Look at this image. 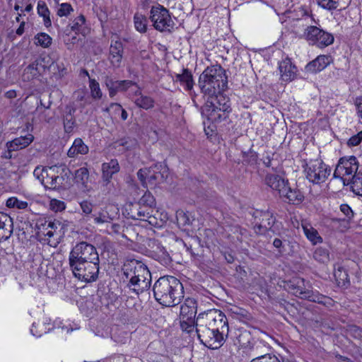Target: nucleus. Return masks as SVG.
Returning <instances> with one entry per match:
<instances>
[{"label": "nucleus", "instance_id": "obj_1", "mask_svg": "<svg viewBox=\"0 0 362 362\" xmlns=\"http://www.w3.org/2000/svg\"><path fill=\"white\" fill-rule=\"evenodd\" d=\"M229 327L225 314L216 309L198 315L195 334L202 344L211 349H219L226 341Z\"/></svg>", "mask_w": 362, "mask_h": 362}, {"label": "nucleus", "instance_id": "obj_2", "mask_svg": "<svg viewBox=\"0 0 362 362\" xmlns=\"http://www.w3.org/2000/svg\"><path fill=\"white\" fill-rule=\"evenodd\" d=\"M153 291L156 301L166 307L179 304L184 297L182 283L172 276L159 278L153 285Z\"/></svg>", "mask_w": 362, "mask_h": 362}, {"label": "nucleus", "instance_id": "obj_3", "mask_svg": "<svg viewBox=\"0 0 362 362\" xmlns=\"http://www.w3.org/2000/svg\"><path fill=\"white\" fill-rule=\"evenodd\" d=\"M124 281L127 287L136 294L150 288L151 274L146 265L139 261H131L123 268Z\"/></svg>", "mask_w": 362, "mask_h": 362}, {"label": "nucleus", "instance_id": "obj_4", "mask_svg": "<svg viewBox=\"0 0 362 362\" xmlns=\"http://www.w3.org/2000/svg\"><path fill=\"white\" fill-rule=\"evenodd\" d=\"M228 79L226 71L219 64L208 66L199 78L202 93L209 96L224 91L227 88Z\"/></svg>", "mask_w": 362, "mask_h": 362}, {"label": "nucleus", "instance_id": "obj_5", "mask_svg": "<svg viewBox=\"0 0 362 362\" xmlns=\"http://www.w3.org/2000/svg\"><path fill=\"white\" fill-rule=\"evenodd\" d=\"M137 176L144 187L153 189L167 179L168 169L165 164L159 163L149 168L140 169Z\"/></svg>", "mask_w": 362, "mask_h": 362}, {"label": "nucleus", "instance_id": "obj_6", "mask_svg": "<svg viewBox=\"0 0 362 362\" xmlns=\"http://www.w3.org/2000/svg\"><path fill=\"white\" fill-rule=\"evenodd\" d=\"M290 291L297 297L325 305H332V299L329 297L314 292L305 286L303 279L296 278L288 284Z\"/></svg>", "mask_w": 362, "mask_h": 362}, {"label": "nucleus", "instance_id": "obj_7", "mask_svg": "<svg viewBox=\"0 0 362 362\" xmlns=\"http://www.w3.org/2000/svg\"><path fill=\"white\" fill-rule=\"evenodd\" d=\"M230 105L228 101L221 103V98L208 99L202 109V115L211 122H219L228 117L230 112Z\"/></svg>", "mask_w": 362, "mask_h": 362}, {"label": "nucleus", "instance_id": "obj_8", "mask_svg": "<svg viewBox=\"0 0 362 362\" xmlns=\"http://www.w3.org/2000/svg\"><path fill=\"white\" fill-rule=\"evenodd\" d=\"M149 19L153 28L159 32L170 33L174 29L175 23L169 11L160 4L151 7Z\"/></svg>", "mask_w": 362, "mask_h": 362}, {"label": "nucleus", "instance_id": "obj_9", "mask_svg": "<svg viewBox=\"0 0 362 362\" xmlns=\"http://www.w3.org/2000/svg\"><path fill=\"white\" fill-rule=\"evenodd\" d=\"M100 262H80L69 263L74 276L84 282L95 281L98 276Z\"/></svg>", "mask_w": 362, "mask_h": 362}, {"label": "nucleus", "instance_id": "obj_10", "mask_svg": "<svg viewBox=\"0 0 362 362\" xmlns=\"http://www.w3.org/2000/svg\"><path fill=\"white\" fill-rule=\"evenodd\" d=\"M88 261L100 262L96 248L86 242L77 243L69 252V263Z\"/></svg>", "mask_w": 362, "mask_h": 362}, {"label": "nucleus", "instance_id": "obj_11", "mask_svg": "<svg viewBox=\"0 0 362 362\" xmlns=\"http://www.w3.org/2000/svg\"><path fill=\"white\" fill-rule=\"evenodd\" d=\"M128 214L129 218L135 220H140L142 221L148 222L151 226L154 227H160L163 223L162 218L158 220L156 217V214H158V211H156V214H153L154 209L149 206H144L138 204H133L129 206Z\"/></svg>", "mask_w": 362, "mask_h": 362}, {"label": "nucleus", "instance_id": "obj_12", "mask_svg": "<svg viewBox=\"0 0 362 362\" xmlns=\"http://www.w3.org/2000/svg\"><path fill=\"white\" fill-rule=\"evenodd\" d=\"M302 37L305 38L309 44L320 48L326 47L334 42V36L331 33L315 25L307 26L304 29Z\"/></svg>", "mask_w": 362, "mask_h": 362}, {"label": "nucleus", "instance_id": "obj_13", "mask_svg": "<svg viewBox=\"0 0 362 362\" xmlns=\"http://www.w3.org/2000/svg\"><path fill=\"white\" fill-rule=\"evenodd\" d=\"M358 163L355 156L341 158L334 172V177L340 178L344 185H346V182L349 184L353 175L358 173Z\"/></svg>", "mask_w": 362, "mask_h": 362}, {"label": "nucleus", "instance_id": "obj_14", "mask_svg": "<svg viewBox=\"0 0 362 362\" xmlns=\"http://www.w3.org/2000/svg\"><path fill=\"white\" fill-rule=\"evenodd\" d=\"M306 177L314 184L324 182L330 175L331 169L320 160H315L307 164Z\"/></svg>", "mask_w": 362, "mask_h": 362}, {"label": "nucleus", "instance_id": "obj_15", "mask_svg": "<svg viewBox=\"0 0 362 362\" xmlns=\"http://www.w3.org/2000/svg\"><path fill=\"white\" fill-rule=\"evenodd\" d=\"M83 98L84 95L82 93H78L76 100L66 107V112L64 115V126L66 132H72L75 126L74 114L76 110H78L80 112H83L86 106Z\"/></svg>", "mask_w": 362, "mask_h": 362}, {"label": "nucleus", "instance_id": "obj_16", "mask_svg": "<svg viewBox=\"0 0 362 362\" xmlns=\"http://www.w3.org/2000/svg\"><path fill=\"white\" fill-rule=\"evenodd\" d=\"M85 17L83 15L75 18L72 22L66 26L64 30V41L70 48V46L75 44L78 40L76 35L78 33H83L85 30Z\"/></svg>", "mask_w": 362, "mask_h": 362}, {"label": "nucleus", "instance_id": "obj_17", "mask_svg": "<svg viewBox=\"0 0 362 362\" xmlns=\"http://www.w3.org/2000/svg\"><path fill=\"white\" fill-rule=\"evenodd\" d=\"M234 344L237 346L242 353L239 354L250 356L255 349V344L252 342V337L250 332L246 329H238L235 332Z\"/></svg>", "mask_w": 362, "mask_h": 362}, {"label": "nucleus", "instance_id": "obj_18", "mask_svg": "<svg viewBox=\"0 0 362 362\" xmlns=\"http://www.w3.org/2000/svg\"><path fill=\"white\" fill-rule=\"evenodd\" d=\"M117 214L115 207L111 204H107L92 214L93 223L97 226L112 223Z\"/></svg>", "mask_w": 362, "mask_h": 362}, {"label": "nucleus", "instance_id": "obj_19", "mask_svg": "<svg viewBox=\"0 0 362 362\" xmlns=\"http://www.w3.org/2000/svg\"><path fill=\"white\" fill-rule=\"evenodd\" d=\"M148 246L149 255L152 258L161 264H167L169 262V255L158 240L150 239L148 242Z\"/></svg>", "mask_w": 362, "mask_h": 362}, {"label": "nucleus", "instance_id": "obj_20", "mask_svg": "<svg viewBox=\"0 0 362 362\" xmlns=\"http://www.w3.org/2000/svg\"><path fill=\"white\" fill-rule=\"evenodd\" d=\"M265 183L273 190L276 191L279 195L285 192L286 187L288 185L287 180L281 177L279 175L267 173L265 177Z\"/></svg>", "mask_w": 362, "mask_h": 362}, {"label": "nucleus", "instance_id": "obj_21", "mask_svg": "<svg viewBox=\"0 0 362 362\" xmlns=\"http://www.w3.org/2000/svg\"><path fill=\"white\" fill-rule=\"evenodd\" d=\"M13 231V219L8 214L0 211V241L8 240Z\"/></svg>", "mask_w": 362, "mask_h": 362}, {"label": "nucleus", "instance_id": "obj_22", "mask_svg": "<svg viewBox=\"0 0 362 362\" xmlns=\"http://www.w3.org/2000/svg\"><path fill=\"white\" fill-rule=\"evenodd\" d=\"M197 311V301L194 298H187L180 307V320L194 319Z\"/></svg>", "mask_w": 362, "mask_h": 362}, {"label": "nucleus", "instance_id": "obj_23", "mask_svg": "<svg viewBox=\"0 0 362 362\" xmlns=\"http://www.w3.org/2000/svg\"><path fill=\"white\" fill-rule=\"evenodd\" d=\"M332 62L330 55H319L316 59L309 62L305 69L308 72L317 73L325 69Z\"/></svg>", "mask_w": 362, "mask_h": 362}, {"label": "nucleus", "instance_id": "obj_24", "mask_svg": "<svg viewBox=\"0 0 362 362\" xmlns=\"http://www.w3.org/2000/svg\"><path fill=\"white\" fill-rule=\"evenodd\" d=\"M279 68L282 80L290 81L295 78L297 69L292 64L289 59H286L281 62Z\"/></svg>", "mask_w": 362, "mask_h": 362}, {"label": "nucleus", "instance_id": "obj_25", "mask_svg": "<svg viewBox=\"0 0 362 362\" xmlns=\"http://www.w3.org/2000/svg\"><path fill=\"white\" fill-rule=\"evenodd\" d=\"M122 43L119 40L112 41L110 47V59L113 66H119L122 59Z\"/></svg>", "mask_w": 362, "mask_h": 362}, {"label": "nucleus", "instance_id": "obj_26", "mask_svg": "<svg viewBox=\"0 0 362 362\" xmlns=\"http://www.w3.org/2000/svg\"><path fill=\"white\" fill-rule=\"evenodd\" d=\"M34 140V136L28 134L24 136H20L14 139L13 141L6 144L9 151H16L24 148L29 146Z\"/></svg>", "mask_w": 362, "mask_h": 362}, {"label": "nucleus", "instance_id": "obj_27", "mask_svg": "<svg viewBox=\"0 0 362 362\" xmlns=\"http://www.w3.org/2000/svg\"><path fill=\"white\" fill-rule=\"evenodd\" d=\"M61 226V223L56 220H44L39 226L40 233L48 238H52L57 234V230Z\"/></svg>", "mask_w": 362, "mask_h": 362}, {"label": "nucleus", "instance_id": "obj_28", "mask_svg": "<svg viewBox=\"0 0 362 362\" xmlns=\"http://www.w3.org/2000/svg\"><path fill=\"white\" fill-rule=\"evenodd\" d=\"M119 170V163L116 159H112L108 163H104L102 165L103 179L109 182L112 175Z\"/></svg>", "mask_w": 362, "mask_h": 362}, {"label": "nucleus", "instance_id": "obj_29", "mask_svg": "<svg viewBox=\"0 0 362 362\" xmlns=\"http://www.w3.org/2000/svg\"><path fill=\"white\" fill-rule=\"evenodd\" d=\"M301 226L305 235L313 245H316L322 242V238L319 235L317 230L306 221H302Z\"/></svg>", "mask_w": 362, "mask_h": 362}, {"label": "nucleus", "instance_id": "obj_30", "mask_svg": "<svg viewBox=\"0 0 362 362\" xmlns=\"http://www.w3.org/2000/svg\"><path fill=\"white\" fill-rule=\"evenodd\" d=\"M280 197L285 198L289 203L298 204L303 200V193L298 189H291L288 185L286 187L285 192H282Z\"/></svg>", "mask_w": 362, "mask_h": 362}, {"label": "nucleus", "instance_id": "obj_31", "mask_svg": "<svg viewBox=\"0 0 362 362\" xmlns=\"http://www.w3.org/2000/svg\"><path fill=\"white\" fill-rule=\"evenodd\" d=\"M88 152V147L84 144L81 139H76L68 151L69 157H75L79 154L85 155Z\"/></svg>", "mask_w": 362, "mask_h": 362}, {"label": "nucleus", "instance_id": "obj_32", "mask_svg": "<svg viewBox=\"0 0 362 362\" xmlns=\"http://www.w3.org/2000/svg\"><path fill=\"white\" fill-rule=\"evenodd\" d=\"M176 81L185 86L187 90H191L193 87L192 75L187 69H184L182 74H176Z\"/></svg>", "mask_w": 362, "mask_h": 362}, {"label": "nucleus", "instance_id": "obj_33", "mask_svg": "<svg viewBox=\"0 0 362 362\" xmlns=\"http://www.w3.org/2000/svg\"><path fill=\"white\" fill-rule=\"evenodd\" d=\"M37 13L43 18L45 25L48 28L51 26L52 22L49 17L50 11L44 1H39L37 3Z\"/></svg>", "mask_w": 362, "mask_h": 362}, {"label": "nucleus", "instance_id": "obj_34", "mask_svg": "<svg viewBox=\"0 0 362 362\" xmlns=\"http://www.w3.org/2000/svg\"><path fill=\"white\" fill-rule=\"evenodd\" d=\"M89 180V172L85 167L80 168L75 172L74 180L78 185H81L83 187H87V184Z\"/></svg>", "mask_w": 362, "mask_h": 362}, {"label": "nucleus", "instance_id": "obj_35", "mask_svg": "<svg viewBox=\"0 0 362 362\" xmlns=\"http://www.w3.org/2000/svg\"><path fill=\"white\" fill-rule=\"evenodd\" d=\"M133 102L139 107L145 110H148L154 107L153 99L149 96L143 95L142 94H141L136 98H133Z\"/></svg>", "mask_w": 362, "mask_h": 362}, {"label": "nucleus", "instance_id": "obj_36", "mask_svg": "<svg viewBox=\"0 0 362 362\" xmlns=\"http://www.w3.org/2000/svg\"><path fill=\"white\" fill-rule=\"evenodd\" d=\"M352 192L356 195L362 197V173L358 172L352 177V180L349 182Z\"/></svg>", "mask_w": 362, "mask_h": 362}, {"label": "nucleus", "instance_id": "obj_37", "mask_svg": "<svg viewBox=\"0 0 362 362\" xmlns=\"http://www.w3.org/2000/svg\"><path fill=\"white\" fill-rule=\"evenodd\" d=\"M134 27L136 30L141 33H144L147 30V18L140 13H136L134 17Z\"/></svg>", "mask_w": 362, "mask_h": 362}, {"label": "nucleus", "instance_id": "obj_38", "mask_svg": "<svg viewBox=\"0 0 362 362\" xmlns=\"http://www.w3.org/2000/svg\"><path fill=\"white\" fill-rule=\"evenodd\" d=\"M37 62H33L24 69L23 77L25 81H30L40 75L37 68Z\"/></svg>", "mask_w": 362, "mask_h": 362}, {"label": "nucleus", "instance_id": "obj_39", "mask_svg": "<svg viewBox=\"0 0 362 362\" xmlns=\"http://www.w3.org/2000/svg\"><path fill=\"white\" fill-rule=\"evenodd\" d=\"M52 327H47L45 322L43 323H36L34 322L30 329L31 334L36 337H40L44 334L49 332L51 330Z\"/></svg>", "mask_w": 362, "mask_h": 362}, {"label": "nucleus", "instance_id": "obj_40", "mask_svg": "<svg viewBox=\"0 0 362 362\" xmlns=\"http://www.w3.org/2000/svg\"><path fill=\"white\" fill-rule=\"evenodd\" d=\"M180 327L182 331L186 332L190 335L197 336L196 331V320H180Z\"/></svg>", "mask_w": 362, "mask_h": 362}, {"label": "nucleus", "instance_id": "obj_41", "mask_svg": "<svg viewBox=\"0 0 362 362\" xmlns=\"http://www.w3.org/2000/svg\"><path fill=\"white\" fill-rule=\"evenodd\" d=\"M35 45H40L45 48L49 47L52 44V37L45 33L37 34L35 37Z\"/></svg>", "mask_w": 362, "mask_h": 362}, {"label": "nucleus", "instance_id": "obj_42", "mask_svg": "<svg viewBox=\"0 0 362 362\" xmlns=\"http://www.w3.org/2000/svg\"><path fill=\"white\" fill-rule=\"evenodd\" d=\"M177 223L181 226H189L192 222L191 216L182 210L176 213Z\"/></svg>", "mask_w": 362, "mask_h": 362}, {"label": "nucleus", "instance_id": "obj_43", "mask_svg": "<svg viewBox=\"0 0 362 362\" xmlns=\"http://www.w3.org/2000/svg\"><path fill=\"white\" fill-rule=\"evenodd\" d=\"M27 202L18 199L15 197H10L6 201V206L8 208H16L18 209H25L28 207Z\"/></svg>", "mask_w": 362, "mask_h": 362}, {"label": "nucleus", "instance_id": "obj_44", "mask_svg": "<svg viewBox=\"0 0 362 362\" xmlns=\"http://www.w3.org/2000/svg\"><path fill=\"white\" fill-rule=\"evenodd\" d=\"M120 81H114L110 77H106L105 83L109 90V95L113 98L118 92V86Z\"/></svg>", "mask_w": 362, "mask_h": 362}, {"label": "nucleus", "instance_id": "obj_45", "mask_svg": "<svg viewBox=\"0 0 362 362\" xmlns=\"http://www.w3.org/2000/svg\"><path fill=\"white\" fill-rule=\"evenodd\" d=\"M313 257L317 261L325 263L329 261V255L327 250L319 247L314 252Z\"/></svg>", "mask_w": 362, "mask_h": 362}, {"label": "nucleus", "instance_id": "obj_46", "mask_svg": "<svg viewBox=\"0 0 362 362\" xmlns=\"http://www.w3.org/2000/svg\"><path fill=\"white\" fill-rule=\"evenodd\" d=\"M89 87L90 89V94L94 99H100L103 96L99 83L95 79H90Z\"/></svg>", "mask_w": 362, "mask_h": 362}, {"label": "nucleus", "instance_id": "obj_47", "mask_svg": "<svg viewBox=\"0 0 362 362\" xmlns=\"http://www.w3.org/2000/svg\"><path fill=\"white\" fill-rule=\"evenodd\" d=\"M317 4L327 10L332 11L337 8L339 0H317Z\"/></svg>", "mask_w": 362, "mask_h": 362}, {"label": "nucleus", "instance_id": "obj_48", "mask_svg": "<svg viewBox=\"0 0 362 362\" xmlns=\"http://www.w3.org/2000/svg\"><path fill=\"white\" fill-rule=\"evenodd\" d=\"M136 204L153 209L155 205V199L150 192H146Z\"/></svg>", "mask_w": 362, "mask_h": 362}, {"label": "nucleus", "instance_id": "obj_49", "mask_svg": "<svg viewBox=\"0 0 362 362\" xmlns=\"http://www.w3.org/2000/svg\"><path fill=\"white\" fill-rule=\"evenodd\" d=\"M130 89L137 90L138 86L135 83H134L132 81H129V80H124V81H119V85L118 86V92H119V91L128 92Z\"/></svg>", "mask_w": 362, "mask_h": 362}, {"label": "nucleus", "instance_id": "obj_50", "mask_svg": "<svg viewBox=\"0 0 362 362\" xmlns=\"http://www.w3.org/2000/svg\"><path fill=\"white\" fill-rule=\"evenodd\" d=\"M80 209L85 216H92L93 205L88 201L83 200L79 203Z\"/></svg>", "mask_w": 362, "mask_h": 362}, {"label": "nucleus", "instance_id": "obj_51", "mask_svg": "<svg viewBox=\"0 0 362 362\" xmlns=\"http://www.w3.org/2000/svg\"><path fill=\"white\" fill-rule=\"evenodd\" d=\"M122 105L119 103H111L109 107L104 108L103 110L107 112L109 115L117 117L119 115L121 112Z\"/></svg>", "mask_w": 362, "mask_h": 362}, {"label": "nucleus", "instance_id": "obj_52", "mask_svg": "<svg viewBox=\"0 0 362 362\" xmlns=\"http://www.w3.org/2000/svg\"><path fill=\"white\" fill-rule=\"evenodd\" d=\"M250 362H281L275 355L265 354L253 358Z\"/></svg>", "mask_w": 362, "mask_h": 362}, {"label": "nucleus", "instance_id": "obj_53", "mask_svg": "<svg viewBox=\"0 0 362 362\" xmlns=\"http://www.w3.org/2000/svg\"><path fill=\"white\" fill-rule=\"evenodd\" d=\"M73 11L74 9L70 4L63 3L57 10V15L60 17L68 16Z\"/></svg>", "mask_w": 362, "mask_h": 362}, {"label": "nucleus", "instance_id": "obj_54", "mask_svg": "<svg viewBox=\"0 0 362 362\" xmlns=\"http://www.w3.org/2000/svg\"><path fill=\"white\" fill-rule=\"evenodd\" d=\"M49 206L50 209L55 212L62 211L66 208L65 203L57 199H52Z\"/></svg>", "mask_w": 362, "mask_h": 362}, {"label": "nucleus", "instance_id": "obj_55", "mask_svg": "<svg viewBox=\"0 0 362 362\" xmlns=\"http://www.w3.org/2000/svg\"><path fill=\"white\" fill-rule=\"evenodd\" d=\"M48 111L47 107H45L42 106V104L41 103L40 106H37L35 110L36 113H39L40 115V121H45L49 122L51 117L48 116L47 114V112Z\"/></svg>", "mask_w": 362, "mask_h": 362}, {"label": "nucleus", "instance_id": "obj_56", "mask_svg": "<svg viewBox=\"0 0 362 362\" xmlns=\"http://www.w3.org/2000/svg\"><path fill=\"white\" fill-rule=\"evenodd\" d=\"M63 180V177L54 174L52 180L49 181V187L52 189L59 188L62 185Z\"/></svg>", "mask_w": 362, "mask_h": 362}, {"label": "nucleus", "instance_id": "obj_57", "mask_svg": "<svg viewBox=\"0 0 362 362\" xmlns=\"http://www.w3.org/2000/svg\"><path fill=\"white\" fill-rule=\"evenodd\" d=\"M55 167L52 166L46 169L47 173H45L44 180H42V183L49 187V181L52 180V177L55 173Z\"/></svg>", "mask_w": 362, "mask_h": 362}, {"label": "nucleus", "instance_id": "obj_58", "mask_svg": "<svg viewBox=\"0 0 362 362\" xmlns=\"http://www.w3.org/2000/svg\"><path fill=\"white\" fill-rule=\"evenodd\" d=\"M362 141V131L359 132L356 135L352 136L348 141L347 144L349 146H356L358 145Z\"/></svg>", "mask_w": 362, "mask_h": 362}, {"label": "nucleus", "instance_id": "obj_59", "mask_svg": "<svg viewBox=\"0 0 362 362\" xmlns=\"http://www.w3.org/2000/svg\"><path fill=\"white\" fill-rule=\"evenodd\" d=\"M45 173H47L46 169L37 167L33 172L34 176H35L41 182L44 180Z\"/></svg>", "mask_w": 362, "mask_h": 362}, {"label": "nucleus", "instance_id": "obj_60", "mask_svg": "<svg viewBox=\"0 0 362 362\" xmlns=\"http://www.w3.org/2000/svg\"><path fill=\"white\" fill-rule=\"evenodd\" d=\"M357 115L362 119V96L356 98L354 102Z\"/></svg>", "mask_w": 362, "mask_h": 362}, {"label": "nucleus", "instance_id": "obj_61", "mask_svg": "<svg viewBox=\"0 0 362 362\" xmlns=\"http://www.w3.org/2000/svg\"><path fill=\"white\" fill-rule=\"evenodd\" d=\"M340 209L348 218H351L353 216V211L349 205L341 204L340 206Z\"/></svg>", "mask_w": 362, "mask_h": 362}, {"label": "nucleus", "instance_id": "obj_62", "mask_svg": "<svg viewBox=\"0 0 362 362\" xmlns=\"http://www.w3.org/2000/svg\"><path fill=\"white\" fill-rule=\"evenodd\" d=\"M127 94H128V96L132 99V100L133 101V98H136V97H138L139 95H140L141 94V90L139 88V87L138 86V90H134L133 89H130L128 92H127Z\"/></svg>", "mask_w": 362, "mask_h": 362}, {"label": "nucleus", "instance_id": "obj_63", "mask_svg": "<svg viewBox=\"0 0 362 362\" xmlns=\"http://www.w3.org/2000/svg\"><path fill=\"white\" fill-rule=\"evenodd\" d=\"M270 228V223L268 222V225L264 224L262 222L261 224H259L257 228H255V231L259 233H264L267 228Z\"/></svg>", "mask_w": 362, "mask_h": 362}, {"label": "nucleus", "instance_id": "obj_64", "mask_svg": "<svg viewBox=\"0 0 362 362\" xmlns=\"http://www.w3.org/2000/svg\"><path fill=\"white\" fill-rule=\"evenodd\" d=\"M351 332L354 337L362 338V329H360L357 327H354L351 329Z\"/></svg>", "mask_w": 362, "mask_h": 362}]
</instances>
